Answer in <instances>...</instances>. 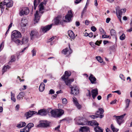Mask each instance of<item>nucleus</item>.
Wrapping results in <instances>:
<instances>
[{
    "instance_id": "28",
    "label": "nucleus",
    "mask_w": 132,
    "mask_h": 132,
    "mask_svg": "<svg viewBox=\"0 0 132 132\" xmlns=\"http://www.w3.org/2000/svg\"><path fill=\"white\" fill-rule=\"evenodd\" d=\"M25 93L23 92H22L19 93L18 95L17 98L18 99L20 100L21 98H22L24 96Z\"/></svg>"
},
{
    "instance_id": "58",
    "label": "nucleus",
    "mask_w": 132,
    "mask_h": 132,
    "mask_svg": "<svg viewBox=\"0 0 132 132\" xmlns=\"http://www.w3.org/2000/svg\"><path fill=\"white\" fill-rule=\"evenodd\" d=\"M110 37V36L104 35H102V38H107Z\"/></svg>"
},
{
    "instance_id": "54",
    "label": "nucleus",
    "mask_w": 132,
    "mask_h": 132,
    "mask_svg": "<svg viewBox=\"0 0 132 132\" xmlns=\"http://www.w3.org/2000/svg\"><path fill=\"white\" fill-rule=\"evenodd\" d=\"M54 93L55 91L53 89H51L49 91V94H54Z\"/></svg>"
},
{
    "instance_id": "14",
    "label": "nucleus",
    "mask_w": 132,
    "mask_h": 132,
    "mask_svg": "<svg viewBox=\"0 0 132 132\" xmlns=\"http://www.w3.org/2000/svg\"><path fill=\"white\" fill-rule=\"evenodd\" d=\"M89 79L91 83L92 84H95L96 83V78L92 74L90 75L88 78Z\"/></svg>"
},
{
    "instance_id": "22",
    "label": "nucleus",
    "mask_w": 132,
    "mask_h": 132,
    "mask_svg": "<svg viewBox=\"0 0 132 132\" xmlns=\"http://www.w3.org/2000/svg\"><path fill=\"white\" fill-rule=\"evenodd\" d=\"M68 33L69 36L72 39H74L75 38V35L73 31L71 30H69L68 31Z\"/></svg>"
},
{
    "instance_id": "11",
    "label": "nucleus",
    "mask_w": 132,
    "mask_h": 132,
    "mask_svg": "<svg viewBox=\"0 0 132 132\" xmlns=\"http://www.w3.org/2000/svg\"><path fill=\"white\" fill-rule=\"evenodd\" d=\"M36 113L37 112L34 111H29L25 113V116L26 117V119H28Z\"/></svg>"
},
{
    "instance_id": "46",
    "label": "nucleus",
    "mask_w": 132,
    "mask_h": 132,
    "mask_svg": "<svg viewBox=\"0 0 132 132\" xmlns=\"http://www.w3.org/2000/svg\"><path fill=\"white\" fill-rule=\"evenodd\" d=\"M5 5H3V3L2 2H1V3H0V8H1V11L2 12L3 11L4 9V6Z\"/></svg>"
},
{
    "instance_id": "16",
    "label": "nucleus",
    "mask_w": 132,
    "mask_h": 132,
    "mask_svg": "<svg viewBox=\"0 0 132 132\" xmlns=\"http://www.w3.org/2000/svg\"><path fill=\"white\" fill-rule=\"evenodd\" d=\"M52 26V24L47 25L42 28V30L43 32H46L47 31L49 30L51 28Z\"/></svg>"
},
{
    "instance_id": "64",
    "label": "nucleus",
    "mask_w": 132,
    "mask_h": 132,
    "mask_svg": "<svg viewBox=\"0 0 132 132\" xmlns=\"http://www.w3.org/2000/svg\"><path fill=\"white\" fill-rule=\"evenodd\" d=\"M82 0H76L75 1V3L76 4H78Z\"/></svg>"
},
{
    "instance_id": "60",
    "label": "nucleus",
    "mask_w": 132,
    "mask_h": 132,
    "mask_svg": "<svg viewBox=\"0 0 132 132\" xmlns=\"http://www.w3.org/2000/svg\"><path fill=\"white\" fill-rule=\"evenodd\" d=\"M112 92L117 93H118L119 95H120L121 94L120 91L119 90H117L114 92Z\"/></svg>"
},
{
    "instance_id": "39",
    "label": "nucleus",
    "mask_w": 132,
    "mask_h": 132,
    "mask_svg": "<svg viewBox=\"0 0 132 132\" xmlns=\"http://www.w3.org/2000/svg\"><path fill=\"white\" fill-rule=\"evenodd\" d=\"M111 35V36H115L116 35V33L115 30L113 29L111 30L110 31Z\"/></svg>"
},
{
    "instance_id": "36",
    "label": "nucleus",
    "mask_w": 132,
    "mask_h": 132,
    "mask_svg": "<svg viewBox=\"0 0 132 132\" xmlns=\"http://www.w3.org/2000/svg\"><path fill=\"white\" fill-rule=\"evenodd\" d=\"M96 58L99 62L101 63L103 62V59L101 58V57L100 56H97L96 57Z\"/></svg>"
},
{
    "instance_id": "32",
    "label": "nucleus",
    "mask_w": 132,
    "mask_h": 132,
    "mask_svg": "<svg viewBox=\"0 0 132 132\" xmlns=\"http://www.w3.org/2000/svg\"><path fill=\"white\" fill-rule=\"evenodd\" d=\"M13 2L12 1H11L6 4V7H11L13 5Z\"/></svg>"
},
{
    "instance_id": "48",
    "label": "nucleus",
    "mask_w": 132,
    "mask_h": 132,
    "mask_svg": "<svg viewBox=\"0 0 132 132\" xmlns=\"http://www.w3.org/2000/svg\"><path fill=\"white\" fill-rule=\"evenodd\" d=\"M31 52L32 53V56H34L36 55V51L35 49H33V50L31 51Z\"/></svg>"
},
{
    "instance_id": "35",
    "label": "nucleus",
    "mask_w": 132,
    "mask_h": 132,
    "mask_svg": "<svg viewBox=\"0 0 132 132\" xmlns=\"http://www.w3.org/2000/svg\"><path fill=\"white\" fill-rule=\"evenodd\" d=\"M130 100L128 99H127L126 100V109L127 108L129 105V103L130 102Z\"/></svg>"
},
{
    "instance_id": "45",
    "label": "nucleus",
    "mask_w": 132,
    "mask_h": 132,
    "mask_svg": "<svg viewBox=\"0 0 132 132\" xmlns=\"http://www.w3.org/2000/svg\"><path fill=\"white\" fill-rule=\"evenodd\" d=\"M12 23L11 22V23L9 25V26L8 27V29L7 30V31L6 32V33L5 34V37L6 36L7 34L9 32V29L12 26Z\"/></svg>"
},
{
    "instance_id": "15",
    "label": "nucleus",
    "mask_w": 132,
    "mask_h": 132,
    "mask_svg": "<svg viewBox=\"0 0 132 132\" xmlns=\"http://www.w3.org/2000/svg\"><path fill=\"white\" fill-rule=\"evenodd\" d=\"M91 92L92 97L94 99L98 94L97 89L96 88L92 89V90Z\"/></svg>"
},
{
    "instance_id": "26",
    "label": "nucleus",
    "mask_w": 132,
    "mask_h": 132,
    "mask_svg": "<svg viewBox=\"0 0 132 132\" xmlns=\"http://www.w3.org/2000/svg\"><path fill=\"white\" fill-rule=\"evenodd\" d=\"M45 85L43 82H42L39 87V90L40 92H42L45 89Z\"/></svg>"
},
{
    "instance_id": "9",
    "label": "nucleus",
    "mask_w": 132,
    "mask_h": 132,
    "mask_svg": "<svg viewBox=\"0 0 132 132\" xmlns=\"http://www.w3.org/2000/svg\"><path fill=\"white\" fill-rule=\"evenodd\" d=\"M126 115V114L125 113L123 115L120 116H116L117 122L119 125H120L122 123L123 121V119Z\"/></svg>"
},
{
    "instance_id": "55",
    "label": "nucleus",
    "mask_w": 132,
    "mask_h": 132,
    "mask_svg": "<svg viewBox=\"0 0 132 132\" xmlns=\"http://www.w3.org/2000/svg\"><path fill=\"white\" fill-rule=\"evenodd\" d=\"M9 2V0H4L3 3V5H5Z\"/></svg>"
},
{
    "instance_id": "40",
    "label": "nucleus",
    "mask_w": 132,
    "mask_h": 132,
    "mask_svg": "<svg viewBox=\"0 0 132 132\" xmlns=\"http://www.w3.org/2000/svg\"><path fill=\"white\" fill-rule=\"evenodd\" d=\"M34 124L32 123H29L27 125V127H28V128L30 130V128L34 127Z\"/></svg>"
},
{
    "instance_id": "49",
    "label": "nucleus",
    "mask_w": 132,
    "mask_h": 132,
    "mask_svg": "<svg viewBox=\"0 0 132 132\" xmlns=\"http://www.w3.org/2000/svg\"><path fill=\"white\" fill-rule=\"evenodd\" d=\"M14 42L17 43L19 45H20V44H22L21 43L22 41H20V40H19L18 39H16L15 41Z\"/></svg>"
},
{
    "instance_id": "44",
    "label": "nucleus",
    "mask_w": 132,
    "mask_h": 132,
    "mask_svg": "<svg viewBox=\"0 0 132 132\" xmlns=\"http://www.w3.org/2000/svg\"><path fill=\"white\" fill-rule=\"evenodd\" d=\"M60 22V20L57 18L54 20L55 24L56 25L58 24Z\"/></svg>"
},
{
    "instance_id": "24",
    "label": "nucleus",
    "mask_w": 132,
    "mask_h": 132,
    "mask_svg": "<svg viewBox=\"0 0 132 132\" xmlns=\"http://www.w3.org/2000/svg\"><path fill=\"white\" fill-rule=\"evenodd\" d=\"M73 103L77 108L79 109H80L81 108V106L78 103V102L73 98Z\"/></svg>"
},
{
    "instance_id": "41",
    "label": "nucleus",
    "mask_w": 132,
    "mask_h": 132,
    "mask_svg": "<svg viewBox=\"0 0 132 132\" xmlns=\"http://www.w3.org/2000/svg\"><path fill=\"white\" fill-rule=\"evenodd\" d=\"M5 62V59L4 57H0V62L2 63L3 64Z\"/></svg>"
},
{
    "instance_id": "53",
    "label": "nucleus",
    "mask_w": 132,
    "mask_h": 132,
    "mask_svg": "<svg viewBox=\"0 0 132 132\" xmlns=\"http://www.w3.org/2000/svg\"><path fill=\"white\" fill-rule=\"evenodd\" d=\"M91 29L94 32L96 30V28L94 26H92L91 27Z\"/></svg>"
},
{
    "instance_id": "37",
    "label": "nucleus",
    "mask_w": 132,
    "mask_h": 132,
    "mask_svg": "<svg viewBox=\"0 0 132 132\" xmlns=\"http://www.w3.org/2000/svg\"><path fill=\"white\" fill-rule=\"evenodd\" d=\"M39 11H41L43 10L44 9V6L43 4V3L42 2L40 3L39 5Z\"/></svg>"
},
{
    "instance_id": "34",
    "label": "nucleus",
    "mask_w": 132,
    "mask_h": 132,
    "mask_svg": "<svg viewBox=\"0 0 132 132\" xmlns=\"http://www.w3.org/2000/svg\"><path fill=\"white\" fill-rule=\"evenodd\" d=\"M11 99L13 102H15L16 101L15 98V95L12 93V92H11Z\"/></svg>"
},
{
    "instance_id": "31",
    "label": "nucleus",
    "mask_w": 132,
    "mask_h": 132,
    "mask_svg": "<svg viewBox=\"0 0 132 132\" xmlns=\"http://www.w3.org/2000/svg\"><path fill=\"white\" fill-rule=\"evenodd\" d=\"M21 25L22 26L25 27L26 26V24H27V20L24 19V20H21Z\"/></svg>"
},
{
    "instance_id": "62",
    "label": "nucleus",
    "mask_w": 132,
    "mask_h": 132,
    "mask_svg": "<svg viewBox=\"0 0 132 132\" xmlns=\"http://www.w3.org/2000/svg\"><path fill=\"white\" fill-rule=\"evenodd\" d=\"M93 34L92 32H90L88 34V36L90 38H91L93 37Z\"/></svg>"
},
{
    "instance_id": "47",
    "label": "nucleus",
    "mask_w": 132,
    "mask_h": 132,
    "mask_svg": "<svg viewBox=\"0 0 132 132\" xmlns=\"http://www.w3.org/2000/svg\"><path fill=\"white\" fill-rule=\"evenodd\" d=\"M4 41H3L2 42L1 44H0V51H1L2 49L3 48L4 45Z\"/></svg>"
},
{
    "instance_id": "57",
    "label": "nucleus",
    "mask_w": 132,
    "mask_h": 132,
    "mask_svg": "<svg viewBox=\"0 0 132 132\" xmlns=\"http://www.w3.org/2000/svg\"><path fill=\"white\" fill-rule=\"evenodd\" d=\"M120 77L124 81L125 80V78L124 76L122 74H120Z\"/></svg>"
},
{
    "instance_id": "12",
    "label": "nucleus",
    "mask_w": 132,
    "mask_h": 132,
    "mask_svg": "<svg viewBox=\"0 0 132 132\" xmlns=\"http://www.w3.org/2000/svg\"><path fill=\"white\" fill-rule=\"evenodd\" d=\"M71 72L70 71H65L64 74L61 77L63 80L67 79L68 77L71 75Z\"/></svg>"
},
{
    "instance_id": "50",
    "label": "nucleus",
    "mask_w": 132,
    "mask_h": 132,
    "mask_svg": "<svg viewBox=\"0 0 132 132\" xmlns=\"http://www.w3.org/2000/svg\"><path fill=\"white\" fill-rule=\"evenodd\" d=\"M23 129L25 132H29L30 131V129L28 128V127H27V126L24 127Z\"/></svg>"
},
{
    "instance_id": "23",
    "label": "nucleus",
    "mask_w": 132,
    "mask_h": 132,
    "mask_svg": "<svg viewBox=\"0 0 132 132\" xmlns=\"http://www.w3.org/2000/svg\"><path fill=\"white\" fill-rule=\"evenodd\" d=\"M63 80L64 81L66 85L68 86H70V85L71 83L74 81V79H71L69 80L67 79H65V80Z\"/></svg>"
},
{
    "instance_id": "56",
    "label": "nucleus",
    "mask_w": 132,
    "mask_h": 132,
    "mask_svg": "<svg viewBox=\"0 0 132 132\" xmlns=\"http://www.w3.org/2000/svg\"><path fill=\"white\" fill-rule=\"evenodd\" d=\"M100 31V32L104 34H105V32H104L103 29L102 28H100L99 29Z\"/></svg>"
},
{
    "instance_id": "29",
    "label": "nucleus",
    "mask_w": 132,
    "mask_h": 132,
    "mask_svg": "<svg viewBox=\"0 0 132 132\" xmlns=\"http://www.w3.org/2000/svg\"><path fill=\"white\" fill-rule=\"evenodd\" d=\"M37 32L36 31L34 30H33L31 31L30 34L31 39H32V38H33L34 37L37 35Z\"/></svg>"
},
{
    "instance_id": "63",
    "label": "nucleus",
    "mask_w": 132,
    "mask_h": 132,
    "mask_svg": "<svg viewBox=\"0 0 132 132\" xmlns=\"http://www.w3.org/2000/svg\"><path fill=\"white\" fill-rule=\"evenodd\" d=\"M82 0H76L75 1V3L76 4H78Z\"/></svg>"
},
{
    "instance_id": "59",
    "label": "nucleus",
    "mask_w": 132,
    "mask_h": 132,
    "mask_svg": "<svg viewBox=\"0 0 132 132\" xmlns=\"http://www.w3.org/2000/svg\"><path fill=\"white\" fill-rule=\"evenodd\" d=\"M120 15V14L119 15H117V17H118L119 19V20L120 22L121 23H122V21H121V15Z\"/></svg>"
},
{
    "instance_id": "20",
    "label": "nucleus",
    "mask_w": 132,
    "mask_h": 132,
    "mask_svg": "<svg viewBox=\"0 0 132 132\" xmlns=\"http://www.w3.org/2000/svg\"><path fill=\"white\" fill-rule=\"evenodd\" d=\"M40 16L39 15L38 12L36 11L35 14V19L34 21L36 23L38 22L40 19Z\"/></svg>"
},
{
    "instance_id": "25",
    "label": "nucleus",
    "mask_w": 132,
    "mask_h": 132,
    "mask_svg": "<svg viewBox=\"0 0 132 132\" xmlns=\"http://www.w3.org/2000/svg\"><path fill=\"white\" fill-rule=\"evenodd\" d=\"M94 130L96 132H103V130L98 126H96L94 128Z\"/></svg>"
},
{
    "instance_id": "10",
    "label": "nucleus",
    "mask_w": 132,
    "mask_h": 132,
    "mask_svg": "<svg viewBox=\"0 0 132 132\" xmlns=\"http://www.w3.org/2000/svg\"><path fill=\"white\" fill-rule=\"evenodd\" d=\"M104 112L103 109L101 108H99L98 110L96 112V114L98 115V116H100V118H102L104 117V115L103 114Z\"/></svg>"
},
{
    "instance_id": "43",
    "label": "nucleus",
    "mask_w": 132,
    "mask_h": 132,
    "mask_svg": "<svg viewBox=\"0 0 132 132\" xmlns=\"http://www.w3.org/2000/svg\"><path fill=\"white\" fill-rule=\"evenodd\" d=\"M89 117L90 118H92V119H94L100 117V116H98L95 115L89 116Z\"/></svg>"
},
{
    "instance_id": "7",
    "label": "nucleus",
    "mask_w": 132,
    "mask_h": 132,
    "mask_svg": "<svg viewBox=\"0 0 132 132\" xmlns=\"http://www.w3.org/2000/svg\"><path fill=\"white\" fill-rule=\"evenodd\" d=\"M49 126V123L46 121H40V123L37 126L38 127H47Z\"/></svg>"
},
{
    "instance_id": "13",
    "label": "nucleus",
    "mask_w": 132,
    "mask_h": 132,
    "mask_svg": "<svg viewBox=\"0 0 132 132\" xmlns=\"http://www.w3.org/2000/svg\"><path fill=\"white\" fill-rule=\"evenodd\" d=\"M72 52V50L71 49L69 46V48H66L65 49H63L62 51V53L66 55L67 54H70Z\"/></svg>"
},
{
    "instance_id": "5",
    "label": "nucleus",
    "mask_w": 132,
    "mask_h": 132,
    "mask_svg": "<svg viewBox=\"0 0 132 132\" xmlns=\"http://www.w3.org/2000/svg\"><path fill=\"white\" fill-rule=\"evenodd\" d=\"M29 12V10L28 7H24L22 8L19 14L21 16L24 15H27Z\"/></svg>"
},
{
    "instance_id": "21",
    "label": "nucleus",
    "mask_w": 132,
    "mask_h": 132,
    "mask_svg": "<svg viewBox=\"0 0 132 132\" xmlns=\"http://www.w3.org/2000/svg\"><path fill=\"white\" fill-rule=\"evenodd\" d=\"M26 125L24 122H20L17 125L16 127L20 128L25 126Z\"/></svg>"
},
{
    "instance_id": "51",
    "label": "nucleus",
    "mask_w": 132,
    "mask_h": 132,
    "mask_svg": "<svg viewBox=\"0 0 132 132\" xmlns=\"http://www.w3.org/2000/svg\"><path fill=\"white\" fill-rule=\"evenodd\" d=\"M40 2V0H34V4L38 5Z\"/></svg>"
},
{
    "instance_id": "18",
    "label": "nucleus",
    "mask_w": 132,
    "mask_h": 132,
    "mask_svg": "<svg viewBox=\"0 0 132 132\" xmlns=\"http://www.w3.org/2000/svg\"><path fill=\"white\" fill-rule=\"evenodd\" d=\"M79 130L80 132H90L89 128L86 126L81 127Z\"/></svg>"
},
{
    "instance_id": "3",
    "label": "nucleus",
    "mask_w": 132,
    "mask_h": 132,
    "mask_svg": "<svg viewBox=\"0 0 132 132\" xmlns=\"http://www.w3.org/2000/svg\"><path fill=\"white\" fill-rule=\"evenodd\" d=\"M76 124L77 125H84L87 124L88 121L86 119L80 118V117H77L76 118Z\"/></svg>"
},
{
    "instance_id": "52",
    "label": "nucleus",
    "mask_w": 132,
    "mask_h": 132,
    "mask_svg": "<svg viewBox=\"0 0 132 132\" xmlns=\"http://www.w3.org/2000/svg\"><path fill=\"white\" fill-rule=\"evenodd\" d=\"M62 103L63 104H65L67 103V100L65 98H63L62 100Z\"/></svg>"
},
{
    "instance_id": "33",
    "label": "nucleus",
    "mask_w": 132,
    "mask_h": 132,
    "mask_svg": "<svg viewBox=\"0 0 132 132\" xmlns=\"http://www.w3.org/2000/svg\"><path fill=\"white\" fill-rule=\"evenodd\" d=\"M28 41V39L27 37H23L22 39V42H21L22 44H26L27 43Z\"/></svg>"
},
{
    "instance_id": "30",
    "label": "nucleus",
    "mask_w": 132,
    "mask_h": 132,
    "mask_svg": "<svg viewBox=\"0 0 132 132\" xmlns=\"http://www.w3.org/2000/svg\"><path fill=\"white\" fill-rule=\"evenodd\" d=\"M111 128L113 132H117L119 130V129L115 128L112 124L111 125Z\"/></svg>"
},
{
    "instance_id": "38",
    "label": "nucleus",
    "mask_w": 132,
    "mask_h": 132,
    "mask_svg": "<svg viewBox=\"0 0 132 132\" xmlns=\"http://www.w3.org/2000/svg\"><path fill=\"white\" fill-rule=\"evenodd\" d=\"M15 61V57L14 55H13L11 57V61L9 62V63H10L12 62H14Z\"/></svg>"
},
{
    "instance_id": "27",
    "label": "nucleus",
    "mask_w": 132,
    "mask_h": 132,
    "mask_svg": "<svg viewBox=\"0 0 132 132\" xmlns=\"http://www.w3.org/2000/svg\"><path fill=\"white\" fill-rule=\"evenodd\" d=\"M10 68V67L7 65H4L2 68V74H3L4 72H6L7 69H9Z\"/></svg>"
},
{
    "instance_id": "61",
    "label": "nucleus",
    "mask_w": 132,
    "mask_h": 132,
    "mask_svg": "<svg viewBox=\"0 0 132 132\" xmlns=\"http://www.w3.org/2000/svg\"><path fill=\"white\" fill-rule=\"evenodd\" d=\"M102 42V41H101V42H100V41H98V40H97L96 41V43H95V44L96 45H97L99 46V45L98 44V43L99 44H101V42Z\"/></svg>"
},
{
    "instance_id": "6",
    "label": "nucleus",
    "mask_w": 132,
    "mask_h": 132,
    "mask_svg": "<svg viewBox=\"0 0 132 132\" xmlns=\"http://www.w3.org/2000/svg\"><path fill=\"white\" fill-rule=\"evenodd\" d=\"M73 16V14L72 11L71 10L68 11V14L65 16V20L64 21L67 22H69L71 20V19Z\"/></svg>"
},
{
    "instance_id": "4",
    "label": "nucleus",
    "mask_w": 132,
    "mask_h": 132,
    "mask_svg": "<svg viewBox=\"0 0 132 132\" xmlns=\"http://www.w3.org/2000/svg\"><path fill=\"white\" fill-rule=\"evenodd\" d=\"M50 108L47 109H43L39 110L37 114L42 116H46L49 113Z\"/></svg>"
},
{
    "instance_id": "19",
    "label": "nucleus",
    "mask_w": 132,
    "mask_h": 132,
    "mask_svg": "<svg viewBox=\"0 0 132 132\" xmlns=\"http://www.w3.org/2000/svg\"><path fill=\"white\" fill-rule=\"evenodd\" d=\"M88 123L89 125L92 126H98L99 125L98 123L95 120L89 121L88 122Z\"/></svg>"
},
{
    "instance_id": "17",
    "label": "nucleus",
    "mask_w": 132,
    "mask_h": 132,
    "mask_svg": "<svg viewBox=\"0 0 132 132\" xmlns=\"http://www.w3.org/2000/svg\"><path fill=\"white\" fill-rule=\"evenodd\" d=\"M119 7L118 6L117 7V8L116 9V13L117 15H119L120 14V15H121L122 13H125L126 11V9H122L120 10H119L117 9Z\"/></svg>"
},
{
    "instance_id": "8",
    "label": "nucleus",
    "mask_w": 132,
    "mask_h": 132,
    "mask_svg": "<svg viewBox=\"0 0 132 132\" xmlns=\"http://www.w3.org/2000/svg\"><path fill=\"white\" fill-rule=\"evenodd\" d=\"M70 87L71 89V94L75 95H77L79 93V91L77 87H73L72 86H70Z\"/></svg>"
},
{
    "instance_id": "1",
    "label": "nucleus",
    "mask_w": 132,
    "mask_h": 132,
    "mask_svg": "<svg viewBox=\"0 0 132 132\" xmlns=\"http://www.w3.org/2000/svg\"><path fill=\"white\" fill-rule=\"evenodd\" d=\"M49 113L51 114L52 117L56 118L61 116L64 113V111L61 109H55L52 110L50 108Z\"/></svg>"
},
{
    "instance_id": "2",
    "label": "nucleus",
    "mask_w": 132,
    "mask_h": 132,
    "mask_svg": "<svg viewBox=\"0 0 132 132\" xmlns=\"http://www.w3.org/2000/svg\"><path fill=\"white\" fill-rule=\"evenodd\" d=\"M21 37V34L19 31L16 30L13 31L12 33L11 37L12 40L15 41L16 39Z\"/></svg>"
},
{
    "instance_id": "42",
    "label": "nucleus",
    "mask_w": 132,
    "mask_h": 132,
    "mask_svg": "<svg viewBox=\"0 0 132 132\" xmlns=\"http://www.w3.org/2000/svg\"><path fill=\"white\" fill-rule=\"evenodd\" d=\"M125 35L124 34H122V35L120 36V39L121 40H123L125 39Z\"/></svg>"
}]
</instances>
